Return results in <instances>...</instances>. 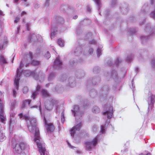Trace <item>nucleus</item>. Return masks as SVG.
<instances>
[{
  "label": "nucleus",
  "mask_w": 155,
  "mask_h": 155,
  "mask_svg": "<svg viewBox=\"0 0 155 155\" xmlns=\"http://www.w3.org/2000/svg\"><path fill=\"white\" fill-rule=\"evenodd\" d=\"M18 116L22 119L26 120L27 127L30 132L34 134V140L36 143L38 149V151L41 155H45L46 149L45 147V144L41 140L40 137L39 130L37 127V120L36 118L32 117L29 118L27 114H23L22 113H20Z\"/></svg>",
  "instance_id": "1"
},
{
  "label": "nucleus",
  "mask_w": 155,
  "mask_h": 155,
  "mask_svg": "<svg viewBox=\"0 0 155 155\" xmlns=\"http://www.w3.org/2000/svg\"><path fill=\"white\" fill-rule=\"evenodd\" d=\"M90 21L89 19H84L82 20L80 22L78 26L76 28V33L77 35L78 40L77 42L79 45V46L77 47L74 51V53L75 55L77 56H82L84 57L85 56L86 52L85 50H83L84 48L83 45L81 44L80 43V37L83 36L82 30L81 28V26L84 25H87L88 23V21ZM92 35L90 32L87 33L85 35L84 39H81V41H84V40L86 39H89L92 38Z\"/></svg>",
  "instance_id": "2"
},
{
  "label": "nucleus",
  "mask_w": 155,
  "mask_h": 155,
  "mask_svg": "<svg viewBox=\"0 0 155 155\" xmlns=\"http://www.w3.org/2000/svg\"><path fill=\"white\" fill-rule=\"evenodd\" d=\"M110 91L109 86L107 85H102L98 91L94 89H91L89 91V95L91 97L98 98L102 102L105 103L108 100L109 102L111 101L113 97L112 96L108 98V94Z\"/></svg>",
  "instance_id": "3"
},
{
  "label": "nucleus",
  "mask_w": 155,
  "mask_h": 155,
  "mask_svg": "<svg viewBox=\"0 0 155 155\" xmlns=\"http://www.w3.org/2000/svg\"><path fill=\"white\" fill-rule=\"evenodd\" d=\"M104 110L105 111L103 113V115H107V119L109 120L106 121L104 125H102L101 126L100 132L102 134L105 133L107 126L109 124L110 119L113 116L114 110L113 107L110 104L107 103L104 106Z\"/></svg>",
  "instance_id": "4"
},
{
  "label": "nucleus",
  "mask_w": 155,
  "mask_h": 155,
  "mask_svg": "<svg viewBox=\"0 0 155 155\" xmlns=\"http://www.w3.org/2000/svg\"><path fill=\"white\" fill-rule=\"evenodd\" d=\"M78 101L80 102L81 104H80V107L78 105H74V106L73 109L71 110L72 114L75 117L77 115H79L80 114V108L85 109L87 108L89 104L88 101L87 99H84L82 101L83 99L82 97L79 96L77 97Z\"/></svg>",
  "instance_id": "5"
},
{
  "label": "nucleus",
  "mask_w": 155,
  "mask_h": 155,
  "mask_svg": "<svg viewBox=\"0 0 155 155\" xmlns=\"http://www.w3.org/2000/svg\"><path fill=\"white\" fill-rule=\"evenodd\" d=\"M145 30L147 33L150 34L148 36L140 35V39L142 44L143 45L147 43L152 36L155 35V25L151 27L150 23L147 24L145 26Z\"/></svg>",
  "instance_id": "6"
},
{
  "label": "nucleus",
  "mask_w": 155,
  "mask_h": 155,
  "mask_svg": "<svg viewBox=\"0 0 155 155\" xmlns=\"http://www.w3.org/2000/svg\"><path fill=\"white\" fill-rule=\"evenodd\" d=\"M20 71L21 72L22 74H23L26 77L31 76L36 80H38L40 81L41 78H43L45 77L44 74H42V75H41L42 73L41 72H39V75H36L34 71H31L30 70H22Z\"/></svg>",
  "instance_id": "7"
},
{
  "label": "nucleus",
  "mask_w": 155,
  "mask_h": 155,
  "mask_svg": "<svg viewBox=\"0 0 155 155\" xmlns=\"http://www.w3.org/2000/svg\"><path fill=\"white\" fill-rule=\"evenodd\" d=\"M28 40L30 43H32L33 45H34L38 42H42L43 38L40 35L32 34L29 35Z\"/></svg>",
  "instance_id": "8"
},
{
  "label": "nucleus",
  "mask_w": 155,
  "mask_h": 155,
  "mask_svg": "<svg viewBox=\"0 0 155 155\" xmlns=\"http://www.w3.org/2000/svg\"><path fill=\"white\" fill-rule=\"evenodd\" d=\"M101 78L99 76H96L93 78L88 79L85 82V85L87 88L93 85L97 84L101 81Z\"/></svg>",
  "instance_id": "9"
},
{
  "label": "nucleus",
  "mask_w": 155,
  "mask_h": 155,
  "mask_svg": "<svg viewBox=\"0 0 155 155\" xmlns=\"http://www.w3.org/2000/svg\"><path fill=\"white\" fill-rule=\"evenodd\" d=\"M111 77L115 81V84L113 87V89L115 90L121 81V78L118 77L117 72L115 70H113L111 72Z\"/></svg>",
  "instance_id": "10"
},
{
  "label": "nucleus",
  "mask_w": 155,
  "mask_h": 155,
  "mask_svg": "<svg viewBox=\"0 0 155 155\" xmlns=\"http://www.w3.org/2000/svg\"><path fill=\"white\" fill-rule=\"evenodd\" d=\"M98 139L97 137L94 138L91 141H87L85 143V149L89 151H91L93 147L97 143Z\"/></svg>",
  "instance_id": "11"
},
{
  "label": "nucleus",
  "mask_w": 155,
  "mask_h": 155,
  "mask_svg": "<svg viewBox=\"0 0 155 155\" xmlns=\"http://www.w3.org/2000/svg\"><path fill=\"white\" fill-rule=\"evenodd\" d=\"M155 95L151 93H149L147 101L148 104V111L149 112L153 108L155 102Z\"/></svg>",
  "instance_id": "12"
},
{
  "label": "nucleus",
  "mask_w": 155,
  "mask_h": 155,
  "mask_svg": "<svg viewBox=\"0 0 155 155\" xmlns=\"http://www.w3.org/2000/svg\"><path fill=\"white\" fill-rule=\"evenodd\" d=\"M22 73L19 71V68L17 69L16 71L15 78L14 80V85L16 88V90H18L19 87V82Z\"/></svg>",
  "instance_id": "13"
},
{
  "label": "nucleus",
  "mask_w": 155,
  "mask_h": 155,
  "mask_svg": "<svg viewBox=\"0 0 155 155\" xmlns=\"http://www.w3.org/2000/svg\"><path fill=\"white\" fill-rule=\"evenodd\" d=\"M43 121L45 127H46V132L48 134L52 132L54 129V127L53 124L51 123L48 124L47 123V121L45 117L44 118Z\"/></svg>",
  "instance_id": "14"
},
{
  "label": "nucleus",
  "mask_w": 155,
  "mask_h": 155,
  "mask_svg": "<svg viewBox=\"0 0 155 155\" xmlns=\"http://www.w3.org/2000/svg\"><path fill=\"white\" fill-rule=\"evenodd\" d=\"M150 11V8L148 4L147 3L145 4L142 7L141 9L139 15L145 16L147 12Z\"/></svg>",
  "instance_id": "15"
},
{
  "label": "nucleus",
  "mask_w": 155,
  "mask_h": 155,
  "mask_svg": "<svg viewBox=\"0 0 155 155\" xmlns=\"http://www.w3.org/2000/svg\"><path fill=\"white\" fill-rule=\"evenodd\" d=\"M1 102L2 100L0 99V121L2 123H4L6 120V118L4 115L3 110V105Z\"/></svg>",
  "instance_id": "16"
},
{
  "label": "nucleus",
  "mask_w": 155,
  "mask_h": 155,
  "mask_svg": "<svg viewBox=\"0 0 155 155\" xmlns=\"http://www.w3.org/2000/svg\"><path fill=\"white\" fill-rule=\"evenodd\" d=\"M62 63L61 61L59 58H57L54 61L53 67L54 69H60L62 67Z\"/></svg>",
  "instance_id": "17"
},
{
  "label": "nucleus",
  "mask_w": 155,
  "mask_h": 155,
  "mask_svg": "<svg viewBox=\"0 0 155 155\" xmlns=\"http://www.w3.org/2000/svg\"><path fill=\"white\" fill-rule=\"evenodd\" d=\"M49 104L48 105L47 103L45 104V107L47 110H50L52 108L54 105H56L58 103L57 101L54 99H52L49 101Z\"/></svg>",
  "instance_id": "18"
},
{
  "label": "nucleus",
  "mask_w": 155,
  "mask_h": 155,
  "mask_svg": "<svg viewBox=\"0 0 155 155\" xmlns=\"http://www.w3.org/2000/svg\"><path fill=\"white\" fill-rule=\"evenodd\" d=\"M120 9L122 13L126 14L129 10L128 5L126 3H122L120 7Z\"/></svg>",
  "instance_id": "19"
},
{
  "label": "nucleus",
  "mask_w": 155,
  "mask_h": 155,
  "mask_svg": "<svg viewBox=\"0 0 155 155\" xmlns=\"http://www.w3.org/2000/svg\"><path fill=\"white\" fill-rule=\"evenodd\" d=\"M81 127V123H80L76 126H74L70 130V134L71 136L74 137L75 131L76 130H79Z\"/></svg>",
  "instance_id": "20"
},
{
  "label": "nucleus",
  "mask_w": 155,
  "mask_h": 155,
  "mask_svg": "<svg viewBox=\"0 0 155 155\" xmlns=\"http://www.w3.org/2000/svg\"><path fill=\"white\" fill-rule=\"evenodd\" d=\"M12 147L14 150V153L20 154L22 152L21 150L19 143H16L14 144L13 143H12Z\"/></svg>",
  "instance_id": "21"
},
{
  "label": "nucleus",
  "mask_w": 155,
  "mask_h": 155,
  "mask_svg": "<svg viewBox=\"0 0 155 155\" xmlns=\"http://www.w3.org/2000/svg\"><path fill=\"white\" fill-rule=\"evenodd\" d=\"M68 86L71 87H74L76 85V81L72 77H69L67 80Z\"/></svg>",
  "instance_id": "22"
},
{
  "label": "nucleus",
  "mask_w": 155,
  "mask_h": 155,
  "mask_svg": "<svg viewBox=\"0 0 155 155\" xmlns=\"http://www.w3.org/2000/svg\"><path fill=\"white\" fill-rule=\"evenodd\" d=\"M75 74L77 78L80 79L84 76L85 73L83 70L79 69L75 71Z\"/></svg>",
  "instance_id": "23"
},
{
  "label": "nucleus",
  "mask_w": 155,
  "mask_h": 155,
  "mask_svg": "<svg viewBox=\"0 0 155 155\" xmlns=\"http://www.w3.org/2000/svg\"><path fill=\"white\" fill-rule=\"evenodd\" d=\"M55 21L56 24L58 25H62L64 23V18L59 15H56L54 16Z\"/></svg>",
  "instance_id": "24"
},
{
  "label": "nucleus",
  "mask_w": 155,
  "mask_h": 155,
  "mask_svg": "<svg viewBox=\"0 0 155 155\" xmlns=\"http://www.w3.org/2000/svg\"><path fill=\"white\" fill-rule=\"evenodd\" d=\"M84 62L83 59L81 58L79 59V61L72 59L70 61L69 64L72 66H75L78 64H82Z\"/></svg>",
  "instance_id": "25"
},
{
  "label": "nucleus",
  "mask_w": 155,
  "mask_h": 155,
  "mask_svg": "<svg viewBox=\"0 0 155 155\" xmlns=\"http://www.w3.org/2000/svg\"><path fill=\"white\" fill-rule=\"evenodd\" d=\"M57 32V27L54 26L52 24H51V38L52 39L56 35Z\"/></svg>",
  "instance_id": "26"
},
{
  "label": "nucleus",
  "mask_w": 155,
  "mask_h": 155,
  "mask_svg": "<svg viewBox=\"0 0 155 155\" xmlns=\"http://www.w3.org/2000/svg\"><path fill=\"white\" fill-rule=\"evenodd\" d=\"M61 8L62 10L65 11L67 10H71L73 11V8L71 6H69L67 4H63L61 7Z\"/></svg>",
  "instance_id": "27"
},
{
  "label": "nucleus",
  "mask_w": 155,
  "mask_h": 155,
  "mask_svg": "<svg viewBox=\"0 0 155 155\" xmlns=\"http://www.w3.org/2000/svg\"><path fill=\"white\" fill-rule=\"evenodd\" d=\"M19 144L21 150V151L25 150H27L29 148V145L25 143L21 142Z\"/></svg>",
  "instance_id": "28"
},
{
  "label": "nucleus",
  "mask_w": 155,
  "mask_h": 155,
  "mask_svg": "<svg viewBox=\"0 0 155 155\" xmlns=\"http://www.w3.org/2000/svg\"><path fill=\"white\" fill-rule=\"evenodd\" d=\"M31 102V100L29 99L25 100L22 101L21 108V109H23L26 107L25 103H28L29 105Z\"/></svg>",
  "instance_id": "29"
},
{
  "label": "nucleus",
  "mask_w": 155,
  "mask_h": 155,
  "mask_svg": "<svg viewBox=\"0 0 155 155\" xmlns=\"http://www.w3.org/2000/svg\"><path fill=\"white\" fill-rule=\"evenodd\" d=\"M7 63V61L3 56L2 55H0V64L2 65Z\"/></svg>",
  "instance_id": "30"
},
{
  "label": "nucleus",
  "mask_w": 155,
  "mask_h": 155,
  "mask_svg": "<svg viewBox=\"0 0 155 155\" xmlns=\"http://www.w3.org/2000/svg\"><path fill=\"white\" fill-rule=\"evenodd\" d=\"M128 32L130 35H132L136 32L137 29L136 28H130L129 29Z\"/></svg>",
  "instance_id": "31"
},
{
  "label": "nucleus",
  "mask_w": 155,
  "mask_h": 155,
  "mask_svg": "<svg viewBox=\"0 0 155 155\" xmlns=\"http://www.w3.org/2000/svg\"><path fill=\"white\" fill-rule=\"evenodd\" d=\"M94 1L97 6V9L99 11V14L100 15H101L99 11V10L101 7V4L100 2V0H94Z\"/></svg>",
  "instance_id": "32"
},
{
  "label": "nucleus",
  "mask_w": 155,
  "mask_h": 155,
  "mask_svg": "<svg viewBox=\"0 0 155 155\" xmlns=\"http://www.w3.org/2000/svg\"><path fill=\"white\" fill-rule=\"evenodd\" d=\"M134 56L133 54H130L126 58V61L128 63L130 62L133 60Z\"/></svg>",
  "instance_id": "33"
},
{
  "label": "nucleus",
  "mask_w": 155,
  "mask_h": 155,
  "mask_svg": "<svg viewBox=\"0 0 155 155\" xmlns=\"http://www.w3.org/2000/svg\"><path fill=\"white\" fill-rule=\"evenodd\" d=\"M1 125L0 124V141L2 142L6 139V137L1 130Z\"/></svg>",
  "instance_id": "34"
},
{
  "label": "nucleus",
  "mask_w": 155,
  "mask_h": 155,
  "mask_svg": "<svg viewBox=\"0 0 155 155\" xmlns=\"http://www.w3.org/2000/svg\"><path fill=\"white\" fill-rule=\"evenodd\" d=\"M41 92L42 95L45 97H48L49 96V94L47 91L44 89H42L41 90Z\"/></svg>",
  "instance_id": "35"
},
{
  "label": "nucleus",
  "mask_w": 155,
  "mask_h": 155,
  "mask_svg": "<svg viewBox=\"0 0 155 155\" xmlns=\"http://www.w3.org/2000/svg\"><path fill=\"white\" fill-rule=\"evenodd\" d=\"M63 89V88L62 87L57 85L55 87L53 88L52 90L54 91L58 92L59 91H61Z\"/></svg>",
  "instance_id": "36"
},
{
  "label": "nucleus",
  "mask_w": 155,
  "mask_h": 155,
  "mask_svg": "<svg viewBox=\"0 0 155 155\" xmlns=\"http://www.w3.org/2000/svg\"><path fill=\"white\" fill-rule=\"evenodd\" d=\"M8 43V41L6 38H4V41L3 42L2 44L0 45V50L1 49H4V46H6Z\"/></svg>",
  "instance_id": "37"
},
{
  "label": "nucleus",
  "mask_w": 155,
  "mask_h": 155,
  "mask_svg": "<svg viewBox=\"0 0 155 155\" xmlns=\"http://www.w3.org/2000/svg\"><path fill=\"white\" fill-rule=\"evenodd\" d=\"M67 75L66 74H64L61 76L60 77V81L61 82H66L67 81Z\"/></svg>",
  "instance_id": "38"
},
{
  "label": "nucleus",
  "mask_w": 155,
  "mask_h": 155,
  "mask_svg": "<svg viewBox=\"0 0 155 155\" xmlns=\"http://www.w3.org/2000/svg\"><path fill=\"white\" fill-rule=\"evenodd\" d=\"M55 77V74L53 72L50 73L48 75V80L51 81Z\"/></svg>",
  "instance_id": "39"
},
{
  "label": "nucleus",
  "mask_w": 155,
  "mask_h": 155,
  "mask_svg": "<svg viewBox=\"0 0 155 155\" xmlns=\"http://www.w3.org/2000/svg\"><path fill=\"white\" fill-rule=\"evenodd\" d=\"M92 112L94 113H98L100 112V109L98 107L95 106L93 108Z\"/></svg>",
  "instance_id": "40"
},
{
  "label": "nucleus",
  "mask_w": 155,
  "mask_h": 155,
  "mask_svg": "<svg viewBox=\"0 0 155 155\" xmlns=\"http://www.w3.org/2000/svg\"><path fill=\"white\" fill-rule=\"evenodd\" d=\"M57 43L58 45L60 47H62L64 46V41L61 38H59L58 39Z\"/></svg>",
  "instance_id": "41"
},
{
  "label": "nucleus",
  "mask_w": 155,
  "mask_h": 155,
  "mask_svg": "<svg viewBox=\"0 0 155 155\" xmlns=\"http://www.w3.org/2000/svg\"><path fill=\"white\" fill-rule=\"evenodd\" d=\"M40 64V61L35 60H32L31 63V65L35 66H37L39 65Z\"/></svg>",
  "instance_id": "42"
},
{
  "label": "nucleus",
  "mask_w": 155,
  "mask_h": 155,
  "mask_svg": "<svg viewBox=\"0 0 155 155\" xmlns=\"http://www.w3.org/2000/svg\"><path fill=\"white\" fill-rule=\"evenodd\" d=\"M100 70V68L98 67H94L93 69V72L94 74H97L99 73Z\"/></svg>",
  "instance_id": "43"
},
{
  "label": "nucleus",
  "mask_w": 155,
  "mask_h": 155,
  "mask_svg": "<svg viewBox=\"0 0 155 155\" xmlns=\"http://www.w3.org/2000/svg\"><path fill=\"white\" fill-rule=\"evenodd\" d=\"M74 140L76 143H79L81 142V137L79 136L75 137H74Z\"/></svg>",
  "instance_id": "44"
},
{
  "label": "nucleus",
  "mask_w": 155,
  "mask_h": 155,
  "mask_svg": "<svg viewBox=\"0 0 155 155\" xmlns=\"http://www.w3.org/2000/svg\"><path fill=\"white\" fill-rule=\"evenodd\" d=\"M151 66L152 69L155 71V58L153 59L151 62Z\"/></svg>",
  "instance_id": "45"
},
{
  "label": "nucleus",
  "mask_w": 155,
  "mask_h": 155,
  "mask_svg": "<svg viewBox=\"0 0 155 155\" xmlns=\"http://www.w3.org/2000/svg\"><path fill=\"white\" fill-rule=\"evenodd\" d=\"M121 60L120 59L119 57L117 58L116 61L115 62V64L116 67H117L119 64H120L121 62Z\"/></svg>",
  "instance_id": "46"
},
{
  "label": "nucleus",
  "mask_w": 155,
  "mask_h": 155,
  "mask_svg": "<svg viewBox=\"0 0 155 155\" xmlns=\"http://www.w3.org/2000/svg\"><path fill=\"white\" fill-rule=\"evenodd\" d=\"M61 123L62 124H63L65 120L64 110H63L62 112L61 113Z\"/></svg>",
  "instance_id": "47"
},
{
  "label": "nucleus",
  "mask_w": 155,
  "mask_h": 155,
  "mask_svg": "<svg viewBox=\"0 0 155 155\" xmlns=\"http://www.w3.org/2000/svg\"><path fill=\"white\" fill-rule=\"evenodd\" d=\"M38 94V92L36 91H35L34 92H32L31 95V97L33 98V99L34 100Z\"/></svg>",
  "instance_id": "48"
},
{
  "label": "nucleus",
  "mask_w": 155,
  "mask_h": 155,
  "mask_svg": "<svg viewBox=\"0 0 155 155\" xmlns=\"http://www.w3.org/2000/svg\"><path fill=\"white\" fill-rule=\"evenodd\" d=\"M110 11L109 9H106L104 12V14L107 18H109Z\"/></svg>",
  "instance_id": "49"
},
{
  "label": "nucleus",
  "mask_w": 155,
  "mask_h": 155,
  "mask_svg": "<svg viewBox=\"0 0 155 155\" xmlns=\"http://www.w3.org/2000/svg\"><path fill=\"white\" fill-rule=\"evenodd\" d=\"M101 50L98 47L97 50V56L98 58L101 55Z\"/></svg>",
  "instance_id": "50"
},
{
  "label": "nucleus",
  "mask_w": 155,
  "mask_h": 155,
  "mask_svg": "<svg viewBox=\"0 0 155 155\" xmlns=\"http://www.w3.org/2000/svg\"><path fill=\"white\" fill-rule=\"evenodd\" d=\"M131 84H132V87H131V88L132 89L133 93H134V91L135 90V85L134 84V81L133 79L132 80V81H131Z\"/></svg>",
  "instance_id": "51"
},
{
  "label": "nucleus",
  "mask_w": 155,
  "mask_h": 155,
  "mask_svg": "<svg viewBox=\"0 0 155 155\" xmlns=\"http://www.w3.org/2000/svg\"><path fill=\"white\" fill-rule=\"evenodd\" d=\"M45 57L47 59H48L51 57V55L49 51H47L46 53L44 55Z\"/></svg>",
  "instance_id": "52"
},
{
  "label": "nucleus",
  "mask_w": 155,
  "mask_h": 155,
  "mask_svg": "<svg viewBox=\"0 0 155 155\" xmlns=\"http://www.w3.org/2000/svg\"><path fill=\"white\" fill-rule=\"evenodd\" d=\"M28 87L26 86H25L22 89V91L24 94H26L28 91Z\"/></svg>",
  "instance_id": "53"
},
{
  "label": "nucleus",
  "mask_w": 155,
  "mask_h": 155,
  "mask_svg": "<svg viewBox=\"0 0 155 155\" xmlns=\"http://www.w3.org/2000/svg\"><path fill=\"white\" fill-rule=\"evenodd\" d=\"M16 89V88H13L12 89L13 96L14 98L16 97V95L17 94Z\"/></svg>",
  "instance_id": "54"
},
{
  "label": "nucleus",
  "mask_w": 155,
  "mask_h": 155,
  "mask_svg": "<svg viewBox=\"0 0 155 155\" xmlns=\"http://www.w3.org/2000/svg\"><path fill=\"white\" fill-rule=\"evenodd\" d=\"M121 71L122 72H124V74L123 77V78H124V77H125V75L127 73V69L124 68H122L121 69Z\"/></svg>",
  "instance_id": "55"
},
{
  "label": "nucleus",
  "mask_w": 155,
  "mask_h": 155,
  "mask_svg": "<svg viewBox=\"0 0 155 155\" xmlns=\"http://www.w3.org/2000/svg\"><path fill=\"white\" fill-rule=\"evenodd\" d=\"M23 62H24V59H22L21 61L20 64V66H19V67L17 68V69H18V68H19V71H20V69L24 66V64Z\"/></svg>",
  "instance_id": "56"
},
{
  "label": "nucleus",
  "mask_w": 155,
  "mask_h": 155,
  "mask_svg": "<svg viewBox=\"0 0 155 155\" xmlns=\"http://www.w3.org/2000/svg\"><path fill=\"white\" fill-rule=\"evenodd\" d=\"M113 64V61L111 60H109L106 63L107 65L109 66H111Z\"/></svg>",
  "instance_id": "57"
},
{
  "label": "nucleus",
  "mask_w": 155,
  "mask_h": 155,
  "mask_svg": "<svg viewBox=\"0 0 155 155\" xmlns=\"http://www.w3.org/2000/svg\"><path fill=\"white\" fill-rule=\"evenodd\" d=\"M117 3V0H112L111 3V6L114 7Z\"/></svg>",
  "instance_id": "58"
},
{
  "label": "nucleus",
  "mask_w": 155,
  "mask_h": 155,
  "mask_svg": "<svg viewBox=\"0 0 155 155\" xmlns=\"http://www.w3.org/2000/svg\"><path fill=\"white\" fill-rule=\"evenodd\" d=\"M49 1L50 0H46L44 4V6L45 7H48L49 6Z\"/></svg>",
  "instance_id": "59"
},
{
  "label": "nucleus",
  "mask_w": 155,
  "mask_h": 155,
  "mask_svg": "<svg viewBox=\"0 0 155 155\" xmlns=\"http://www.w3.org/2000/svg\"><path fill=\"white\" fill-rule=\"evenodd\" d=\"M89 43L90 44L95 45L96 43V41L95 40L93 39L91 41H90Z\"/></svg>",
  "instance_id": "60"
},
{
  "label": "nucleus",
  "mask_w": 155,
  "mask_h": 155,
  "mask_svg": "<svg viewBox=\"0 0 155 155\" xmlns=\"http://www.w3.org/2000/svg\"><path fill=\"white\" fill-rule=\"evenodd\" d=\"M40 48H37L36 51V55L37 56H38L40 54Z\"/></svg>",
  "instance_id": "61"
},
{
  "label": "nucleus",
  "mask_w": 155,
  "mask_h": 155,
  "mask_svg": "<svg viewBox=\"0 0 155 155\" xmlns=\"http://www.w3.org/2000/svg\"><path fill=\"white\" fill-rule=\"evenodd\" d=\"M135 19V17L134 16H131L129 18V20L132 22H134Z\"/></svg>",
  "instance_id": "62"
},
{
  "label": "nucleus",
  "mask_w": 155,
  "mask_h": 155,
  "mask_svg": "<svg viewBox=\"0 0 155 155\" xmlns=\"http://www.w3.org/2000/svg\"><path fill=\"white\" fill-rule=\"evenodd\" d=\"M29 55L30 56V59L31 60H32L33 58V55L31 51H29Z\"/></svg>",
  "instance_id": "63"
},
{
  "label": "nucleus",
  "mask_w": 155,
  "mask_h": 155,
  "mask_svg": "<svg viewBox=\"0 0 155 155\" xmlns=\"http://www.w3.org/2000/svg\"><path fill=\"white\" fill-rule=\"evenodd\" d=\"M97 127L96 125H94L92 127V130L94 132H95L97 131Z\"/></svg>",
  "instance_id": "64"
}]
</instances>
